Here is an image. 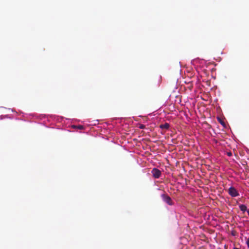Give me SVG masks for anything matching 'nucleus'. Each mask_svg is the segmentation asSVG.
Segmentation results:
<instances>
[{
	"instance_id": "nucleus-11",
	"label": "nucleus",
	"mask_w": 249,
	"mask_h": 249,
	"mask_svg": "<svg viewBox=\"0 0 249 249\" xmlns=\"http://www.w3.org/2000/svg\"><path fill=\"white\" fill-rule=\"evenodd\" d=\"M233 249H239L237 248H234Z\"/></svg>"
},
{
	"instance_id": "nucleus-8",
	"label": "nucleus",
	"mask_w": 249,
	"mask_h": 249,
	"mask_svg": "<svg viewBox=\"0 0 249 249\" xmlns=\"http://www.w3.org/2000/svg\"><path fill=\"white\" fill-rule=\"evenodd\" d=\"M218 120H219V123H220L222 125H223L224 126H225V123H224L223 121H222L221 119H220L219 118L218 119Z\"/></svg>"
},
{
	"instance_id": "nucleus-3",
	"label": "nucleus",
	"mask_w": 249,
	"mask_h": 249,
	"mask_svg": "<svg viewBox=\"0 0 249 249\" xmlns=\"http://www.w3.org/2000/svg\"><path fill=\"white\" fill-rule=\"evenodd\" d=\"M151 173L155 178H159L161 175V171L156 168H154L152 170Z\"/></svg>"
},
{
	"instance_id": "nucleus-4",
	"label": "nucleus",
	"mask_w": 249,
	"mask_h": 249,
	"mask_svg": "<svg viewBox=\"0 0 249 249\" xmlns=\"http://www.w3.org/2000/svg\"><path fill=\"white\" fill-rule=\"evenodd\" d=\"M170 125L168 123H165L164 124H161L160 125V128L161 129H168L169 128Z\"/></svg>"
},
{
	"instance_id": "nucleus-7",
	"label": "nucleus",
	"mask_w": 249,
	"mask_h": 249,
	"mask_svg": "<svg viewBox=\"0 0 249 249\" xmlns=\"http://www.w3.org/2000/svg\"><path fill=\"white\" fill-rule=\"evenodd\" d=\"M139 128L140 129H144L145 128V125L142 124H140L139 126Z\"/></svg>"
},
{
	"instance_id": "nucleus-2",
	"label": "nucleus",
	"mask_w": 249,
	"mask_h": 249,
	"mask_svg": "<svg viewBox=\"0 0 249 249\" xmlns=\"http://www.w3.org/2000/svg\"><path fill=\"white\" fill-rule=\"evenodd\" d=\"M229 194L232 197H236L239 196L237 190L234 187H231L228 190Z\"/></svg>"
},
{
	"instance_id": "nucleus-6",
	"label": "nucleus",
	"mask_w": 249,
	"mask_h": 249,
	"mask_svg": "<svg viewBox=\"0 0 249 249\" xmlns=\"http://www.w3.org/2000/svg\"><path fill=\"white\" fill-rule=\"evenodd\" d=\"M73 127H74V128L76 127V128H77L79 129H84V126L83 125H78V126L74 125Z\"/></svg>"
},
{
	"instance_id": "nucleus-10",
	"label": "nucleus",
	"mask_w": 249,
	"mask_h": 249,
	"mask_svg": "<svg viewBox=\"0 0 249 249\" xmlns=\"http://www.w3.org/2000/svg\"><path fill=\"white\" fill-rule=\"evenodd\" d=\"M227 155L229 156H231L232 155V154L231 152H228L227 153Z\"/></svg>"
},
{
	"instance_id": "nucleus-1",
	"label": "nucleus",
	"mask_w": 249,
	"mask_h": 249,
	"mask_svg": "<svg viewBox=\"0 0 249 249\" xmlns=\"http://www.w3.org/2000/svg\"><path fill=\"white\" fill-rule=\"evenodd\" d=\"M161 197L163 201L168 204L169 205L172 206L174 204V202L172 201L171 198L168 196L167 194H163L161 195Z\"/></svg>"
},
{
	"instance_id": "nucleus-9",
	"label": "nucleus",
	"mask_w": 249,
	"mask_h": 249,
	"mask_svg": "<svg viewBox=\"0 0 249 249\" xmlns=\"http://www.w3.org/2000/svg\"><path fill=\"white\" fill-rule=\"evenodd\" d=\"M247 244L248 248H249V238L248 239V240L247 241Z\"/></svg>"
},
{
	"instance_id": "nucleus-5",
	"label": "nucleus",
	"mask_w": 249,
	"mask_h": 249,
	"mask_svg": "<svg viewBox=\"0 0 249 249\" xmlns=\"http://www.w3.org/2000/svg\"><path fill=\"white\" fill-rule=\"evenodd\" d=\"M239 207L240 210L243 212H245L246 211H247V206L244 204H241L239 205Z\"/></svg>"
}]
</instances>
